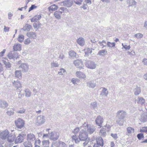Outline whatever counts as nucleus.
<instances>
[{
    "mask_svg": "<svg viewBox=\"0 0 147 147\" xmlns=\"http://www.w3.org/2000/svg\"><path fill=\"white\" fill-rule=\"evenodd\" d=\"M65 72L66 70L64 69L61 68L59 69V71L58 72V74L60 75H63Z\"/></svg>",
    "mask_w": 147,
    "mask_h": 147,
    "instance_id": "46",
    "label": "nucleus"
},
{
    "mask_svg": "<svg viewBox=\"0 0 147 147\" xmlns=\"http://www.w3.org/2000/svg\"><path fill=\"white\" fill-rule=\"evenodd\" d=\"M50 129H47L46 131L47 132H48L49 134V138L50 139L53 140H57L59 136V133L56 131H52L51 133H49V131L50 130Z\"/></svg>",
    "mask_w": 147,
    "mask_h": 147,
    "instance_id": "4",
    "label": "nucleus"
},
{
    "mask_svg": "<svg viewBox=\"0 0 147 147\" xmlns=\"http://www.w3.org/2000/svg\"><path fill=\"white\" fill-rule=\"evenodd\" d=\"M7 56L9 59H13L14 60L15 59H17V58L19 57L18 55L17 52L14 51L9 52Z\"/></svg>",
    "mask_w": 147,
    "mask_h": 147,
    "instance_id": "7",
    "label": "nucleus"
},
{
    "mask_svg": "<svg viewBox=\"0 0 147 147\" xmlns=\"http://www.w3.org/2000/svg\"><path fill=\"white\" fill-rule=\"evenodd\" d=\"M111 135L115 140H116L118 138L117 135L116 134H113L111 133Z\"/></svg>",
    "mask_w": 147,
    "mask_h": 147,
    "instance_id": "58",
    "label": "nucleus"
},
{
    "mask_svg": "<svg viewBox=\"0 0 147 147\" xmlns=\"http://www.w3.org/2000/svg\"><path fill=\"white\" fill-rule=\"evenodd\" d=\"M24 145L25 147H32L31 142H24Z\"/></svg>",
    "mask_w": 147,
    "mask_h": 147,
    "instance_id": "43",
    "label": "nucleus"
},
{
    "mask_svg": "<svg viewBox=\"0 0 147 147\" xmlns=\"http://www.w3.org/2000/svg\"><path fill=\"white\" fill-rule=\"evenodd\" d=\"M126 115V112L123 111H119L117 112V116L118 119L116 122L119 125L122 126L123 125L124 119Z\"/></svg>",
    "mask_w": 147,
    "mask_h": 147,
    "instance_id": "2",
    "label": "nucleus"
},
{
    "mask_svg": "<svg viewBox=\"0 0 147 147\" xmlns=\"http://www.w3.org/2000/svg\"><path fill=\"white\" fill-rule=\"evenodd\" d=\"M136 101L138 104L143 105L144 104L145 100L143 98L139 97L136 100Z\"/></svg>",
    "mask_w": 147,
    "mask_h": 147,
    "instance_id": "23",
    "label": "nucleus"
},
{
    "mask_svg": "<svg viewBox=\"0 0 147 147\" xmlns=\"http://www.w3.org/2000/svg\"><path fill=\"white\" fill-rule=\"evenodd\" d=\"M25 96L26 97H30L32 94V92L28 88H25L24 89Z\"/></svg>",
    "mask_w": 147,
    "mask_h": 147,
    "instance_id": "24",
    "label": "nucleus"
},
{
    "mask_svg": "<svg viewBox=\"0 0 147 147\" xmlns=\"http://www.w3.org/2000/svg\"><path fill=\"white\" fill-rule=\"evenodd\" d=\"M137 137L139 140H141L142 138L144 137L143 134L139 133L138 134Z\"/></svg>",
    "mask_w": 147,
    "mask_h": 147,
    "instance_id": "51",
    "label": "nucleus"
},
{
    "mask_svg": "<svg viewBox=\"0 0 147 147\" xmlns=\"http://www.w3.org/2000/svg\"><path fill=\"white\" fill-rule=\"evenodd\" d=\"M96 142L97 144L99 146H102L103 145V140L101 137H99L96 139Z\"/></svg>",
    "mask_w": 147,
    "mask_h": 147,
    "instance_id": "25",
    "label": "nucleus"
},
{
    "mask_svg": "<svg viewBox=\"0 0 147 147\" xmlns=\"http://www.w3.org/2000/svg\"><path fill=\"white\" fill-rule=\"evenodd\" d=\"M27 36L33 39H35L36 38V34L34 32H29L27 34Z\"/></svg>",
    "mask_w": 147,
    "mask_h": 147,
    "instance_id": "30",
    "label": "nucleus"
},
{
    "mask_svg": "<svg viewBox=\"0 0 147 147\" xmlns=\"http://www.w3.org/2000/svg\"><path fill=\"white\" fill-rule=\"evenodd\" d=\"M41 25V24L40 23L37 24L36 23H34L33 24V27L35 29H38L39 28L40 26Z\"/></svg>",
    "mask_w": 147,
    "mask_h": 147,
    "instance_id": "49",
    "label": "nucleus"
},
{
    "mask_svg": "<svg viewBox=\"0 0 147 147\" xmlns=\"http://www.w3.org/2000/svg\"><path fill=\"white\" fill-rule=\"evenodd\" d=\"M115 42L111 43L110 42H108L107 43V45L108 47H113L115 46Z\"/></svg>",
    "mask_w": 147,
    "mask_h": 147,
    "instance_id": "42",
    "label": "nucleus"
},
{
    "mask_svg": "<svg viewBox=\"0 0 147 147\" xmlns=\"http://www.w3.org/2000/svg\"><path fill=\"white\" fill-rule=\"evenodd\" d=\"M140 119L141 121L146 122L147 120V112H144L141 115Z\"/></svg>",
    "mask_w": 147,
    "mask_h": 147,
    "instance_id": "16",
    "label": "nucleus"
},
{
    "mask_svg": "<svg viewBox=\"0 0 147 147\" xmlns=\"http://www.w3.org/2000/svg\"><path fill=\"white\" fill-rule=\"evenodd\" d=\"M52 147H59V144L57 142H55L52 144Z\"/></svg>",
    "mask_w": 147,
    "mask_h": 147,
    "instance_id": "56",
    "label": "nucleus"
},
{
    "mask_svg": "<svg viewBox=\"0 0 147 147\" xmlns=\"http://www.w3.org/2000/svg\"><path fill=\"white\" fill-rule=\"evenodd\" d=\"M15 123L17 128L19 130H21L24 127V122L22 119L18 118L15 121Z\"/></svg>",
    "mask_w": 147,
    "mask_h": 147,
    "instance_id": "5",
    "label": "nucleus"
},
{
    "mask_svg": "<svg viewBox=\"0 0 147 147\" xmlns=\"http://www.w3.org/2000/svg\"><path fill=\"white\" fill-rule=\"evenodd\" d=\"M15 76L16 77L20 79L22 77V73L21 71H16L15 72Z\"/></svg>",
    "mask_w": 147,
    "mask_h": 147,
    "instance_id": "37",
    "label": "nucleus"
},
{
    "mask_svg": "<svg viewBox=\"0 0 147 147\" xmlns=\"http://www.w3.org/2000/svg\"><path fill=\"white\" fill-rule=\"evenodd\" d=\"M79 80L77 78H73L71 80V82L74 85L77 84V82H78Z\"/></svg>",
    "mask_w": 147,
    "mask_h": 147,
    "instance_id": "48",
    "label": "nucleus"
},
{
    "mask_svg": "<svg viewBox=\"0 0 147 147\" xmlns=\"http://www.w3.org/2000/svg\"><path fill=\"white\" fill-rule=\"evenodd\" d=\"M86 65L88 68L94 69L96 67V64L94 62L88 61L86 62Z\"/></svg>",
    "mask_w": 147,
    "mask_h": 147,
    "instance_id": "8",
    "label": "nucleus"
},
{
    "mask_svg": "<svg viewBox=\"0 0 147 147\" xmlns=\"http://www.w3.org/2000/svg\"><path fill=\"white\" fill-rule=\"evenodd\" d=\"M103 119L102 117L99 115L97 117L95 120L96 124L100 127V128L102 126V124L103 122Z\"/></svg>",
    "mask_w": 147,
    "mask_h": 147,
    "instance_id": "11",
    "label": "nucleus"
},
{
    "mask_svg": "<svg viewBox=\"0 0 147 147\" xmlns=\"http://www.w3.org/2000/svg\"><path fill=\"white\" fill-rule=\"evenodd\" d=\"M25 111V109L24 108L21 109L16 111V113L22 114L24 113Z\"/></svg>",
    "mask_w": 147,
    "mask_h": 147,
    "instance_id": "54",
    "label": "nucleus"
},
{
    "mask_svg": "<svg viewBox=\"0 0 147 147\" xmlns=\"http://www.w3.org/2000/svg\"><path fill=\"white\" fill-rule=\"evenodd\" d=\"M9 134L8 130L6 129L1 133L0 138L3 140H5L7 138V139Z\"/></svg>",
    "mask_w": 147,
    "mask_h": 147,
    "instance_id": "9",
    "label": "nucleus"
},
{
    "mask_svg": "<svg viewBox=\"0 0 147 147\" xmlns=\"http://www.w3.org/2000/svg\"><path fill=\"white\" fill-rule=\"evenodd\" d=\"M76 75L78 77L80 78H86L85 75L80 71H77L76 72Z\"/></svg>",
    "mask_w": 147,
    "mask_h": 147,
    "instance_id": "28",
    "label": "nucleus"
},
{
    "mask_svg": "<svg viewBox=\"0 0 147 147\" xmlns=\"http://www.w3.org/2000/svg\"><path fill=\"white\" fill-rule=\"evenodd\" d=\"M107 51L105 50H102L99 51L98 54L99 55H103L107 53Z\"/></svg>",
    "mask_w": 147,
    "mask_h": 147,
    "instance_id": "39",
    "label": "nucleus"
},
{
    "mask_svg": "<svg viewBox=\"0 0 147 147\" xmlns=\"http://www.w3.org/2000/svg\"><path fill=\"white\" fill-rule=\"evenodd\" d=\"M77 43L81 46H83L85 44V42L84 38L82 37H80L77 40Z\"/></svg>",
    "mask_w": 147,
    "mask_h": 147,
    "instance_id": "17",
    "label": "nucleus"
},
{
    "mask_svg": "<svg viewBox=\"0 0 147 147\" xmlns=\"http://www.w3.org/2000/svg\"><path fill=\"white\" fill-rule=\"evenodd\" d=\"M74 2L77 4L79 5H81L82 0H74Z\"/></svg>",
    "mask_w": 147,
    "mask_h": 147,
    "instance_id": "55",
    "label": "nucleus"
},
{
    "mask_svg": "<svg viewBox=\"0 0 147 147\" xmlns=\"http://www.w3.org/2000/svg\"><path fill=\"white\" fill-rule=\"evenodd\" d=\"M80 127H81L80 128L79 127H77L74 129L73 132L75 134V135L77 134L79 131H80V130H82V129H84L83 128H80Z\"/></svg>",
    "mask_w": 147,
    "mask_h": 147,
    "instance_id": "44",
    "label": "nucleus"
},
{
    "mask_svg": "<svg viewBox=\"0 0 147 147\" xmlns=\"http://www.w3.org/2000/svg\"><path fill=\"white\" fill-rule=\"evenodd\" d=\"M108 94L107 89L105 88H103L100 94V95L103 96H107Z\"/></svg>",
    "mask_w": 147,
    "mask_h": 147,
    "instance_id": "27",
    "label": "nucleus"
},
{
    "mask_svg": "<svg viewBox=\"0 0 147 147\" xmlns=\"http://www.w3.org/2000/svg\"><path fill=\"white\" fill-rule=\"evenodd\" d=\"M85 142L83 143V146H84L87 144L89 141V138L86 139V140H84Z\"/></svg>",
    "mask_w": 147,
    "mask_h": 147,
    "instance_id": "59",
    "label": "nucleus"
},
{
    "mask_svg": "<svg viewBox=\"0 0 147 147\" xmlns=\"http://www.w3.org/2000/svg\"><path fill=\"white\" fill-rule=\"evenodd\" d=\"M19 67L21 68L23 72H27L29 69L28 65L26 63H22L19 66Z\"/></svg>",
    "mask_w": 147,
    "mask_h": 147,
    "instance_id": "14",
    "label": "nucleus"
},
{
    "mask_svg": "<svg viewBox=\"0 0 147 147\" xmlns=\"http://www.w3.org/2000/svg\"><path fill=\"white\" fill-rule=\"evenodd\" d=\"M45 120L44 116L40 115L37 117L36 119V123L37 125H40L43 124L45 123Z\"/></svg>",
    "mask_w": 147,
    "mask_h": 147,
    "instance_id": "6",
    "label": "nucleus"
},
{
    "mask_svg": "<svg viewBox=\"0 0 147 147\" xmlns=\"http://www.w3.org/2000/svg\"><path fill=\"white\" fill-rule=\"evenodd\" d=\"M42 143L44 147H47L49 145V140H45L42 141Z\"/></svg>",
    "mask_w": 147,
    "mask_h": 147,
    "instance_id": "40",
    "label": "nucleus"
},
{
    "mask_svg": "<svg viewBox=\"0 0 147 147\" xmlns=\"http://www.w3.org/2000/svg\"><path fill=\"white\" fill-rule=\"evenodd\" d=\"M24 38V36L23 35H20L19 36V37L18 39V41H19L20 42H22L23 41Z\"/></svg>",
    "mask_w": 147,
    "mask_h": 147,
    "instance_id": "50",
    "label": "nucleus"
},
{
    "mask_svg": "<svg viewBox=\"0 0 147 147\" xmlns=\"http://www.w3.org/2000/svg\"><path fill=\"white\" fill-rule=\"evenodd\" d=\"M6 51L5 49H3L2 51L0 53V57H2L3 56V54L5 53Z\"/></svg>",
    "mask_w": 147,
    "mask_h": 147,
    "instance_id": "64",
    "label": "nucleus"
},
{
    "mask_svg": "<svg viewBox=\"0 0 147 147\" xmlns=\"http://www.w3.org/2000/svg\"><path fill=\"white\" fill-rule=\"evenodd\" d=\"M8 106L7 102L4 100H0V107L3 109H5Z\"/></svg>",
    "mask_w": 147,
    "mask_h": 147,
    "instance_id": "21",
    "label": "nucleus"
},
{
    "mask_svg": "<svg viewBox=\"0 0 147 147\" xmlns=\"http://www.w3.org/2000/svg\"><path fill=\"white\" fill-rule=\"evenodd\" d=\"M134 94L136 95H139L141 92L140 88L136 86L134 90Z\"/></svg>",
    "mask_w": 147,
    "mask_h": 147,
    "instance_id": "35",
    "label": "nucleus"
},
{
    "mask_svg": "<svg viewBox=\"0 0 147 147\" xmlns=\"http://www.w3.org/2000/svg\"><path fill=\"white\" fill-rule=\"evenodd\" d=\"M61 11H60L59 10L58 11H57L54 13V14L55 17L58 19H60L61 17V15L63 14V15H65L64 14V10H61Z\"/></svg>",
    "mask_w": 147,
    "mask_h": 147,
    "instance_id": "12",
    "label": "nucleus"
},
{
    "mask_svg": "<svg viewBox=\"0 0 147 147\" xmlns=\"http://www.w3.org/2000/svg\"><path fill=\"white\" fill-rule=\"evenodd\" d=\"M13 83L14 86L17 88V89L22 88V84L19 81L14 80Z\"/></svg>",
    "mask_w": 147,
    "mask_h": 147,
    "instance_id": "20",
    "label": "nucleus"
},
{
    "mask_svg": "<svg viewBox=\"0 0 147 147\" xmlns=\"http://www.w3.org/2000/svg\"><path fill=\"white\" fill-rule=\"evenodd\" d=\"M73 2L71 0H68L62 1L60 3L61 5L66 7H70L73 5Z\"/></svg>",
    "mask_w": 147,
    "mask_h": 147,
    "instance_id": "10",
    "label": "nucleus"
},
{
    "mask_svg": "<svg viewBox=\"0 0 147 147\" xmlns=\"http://www.w3.org/2000/svg\"><path fill=\"white\" fill-rule=\"evenodd\" d=\"M135 36L137 38H141L142 37L143 35L141 33H139L135 34Z\"/></svg>",
    "mask_w": 147,
    "mask_h": 147,
    "instance_id": "53",
    "label": "nucleus"
},
{
    "mask_svg": "<svg viewBox=\"0 0 147 147\" xmlns=\"http://www.w3.org/2000/svg\"><path fill=\"white\" fill-rule=\"evenodd\" d=\"M59 65L58 63L52 62L51 63V67H57L59 66Z\"/></svg>",
    "mask_w": 147,
    "mask_h": 147,
    "instance_id": "47",
    "label": "nucleus"
},
{
    "mask_svg": "<svg viewBox=\"0 0 147 147\" xmlns=\"http://www.w3.org/2000/svg\"><path fill=\"white\" fill-rule=\"evenodd\" d=\"M88 136V134L86 131L84 129H82L80 132L78 136L76 135H74L72 136V138L73 140L75 141L76 143H78L80 141H83L86 139L89 138Z\"/></svg>",
    "mask_w": 147,
    "mask_h": 147,
    "instance_id": "1",
    "label": "nucleus"
},
{
    "mask_svg": "<svg viewBox=\"0 0 147 147\" xmlns=\"http://www.w3.org/2000/svg\"><path fill=\"white\" fill-rule=\"evenodd\" d=\"M41 18V16L40 15H37L31 19V21L32 22H37L40 20Z\"/></svg>",
    "mask_w": 147,
    "mask_h": 147,
    "instance_id": "33",
    "label": "nucleus"
},
{
    "mask_svg": "<svg viewBox=\"0 0 147 147\" xmlns=\"http://www.w3.org/2000/svg\"><path fill=\"white\" fill-rule=\"evenodd\" d=\"M24 140V137L22 135L19 134L15 140L16 143H20L22 142Z\"/></svg>",
    "mask_w": 147,
    "mask_h": 147,
    "instance_id": "19",
    "label": "nucleus"
},
{
    "mask_svg": "<svg viewBox=\"0 0 147 147\" xmlns=\"http://www.w3.org/2000/svg\"><path fill=\"white\" fill-rule=\"evenodd\" d=\"M69 55L71 57H75L76 55V53L74 51L70 52L69 53Z\"/></svg>",
    "mask_w": 147,
    "mask_h": 147,
    "instance_id": "62",
    "label": "nucleus"
},
{
    "mask_svg": "<svg viewBox=\"0 0 147 147\" xmlns=\"http://www.w3.org/2000/svg\"><path fill=\"white\" fill-rule=\"evenodd\" d=\"M30 42V40L29 39L27 38L25 40L24 43L26 45H28L29 44Z\"/></svg>",
    "mask_w": 147,
    "mask_h": 147,
    "instance_id": "61",
    "label": "nucleus"
},
{
    "mask_svg": "<svg viewBox=\"0 0 147 147\" xmlns=\"http://www.w3.org/2000/svg\"><path fill=\"white\" fill-rule=\"evenodd\" d=\"M142 62L144 65L147 66V59L144 58L142 60Z\"/></svg>",
    "mask_w": 147,
    "mask_h": 147,
    "instance_id": "60",
    "label": "nucleus"
},
{
    "mask_svg": "<svg viewBox=\"0 0 147 147\" xmlns=\"http://www.w3.org/2000/svg\"><path fill=\"white\" fill-rule=\"evenodd\" d=\"M127 3L129 7H135L136 3L134 0H127Z\"/></svg>",
    "mask_w": 147,
    "mask_h": 147,
    "instance_id": "26",
    "label": "nucleus"
},
{
    "mask_svg": "<svg viewBox=\"0 0 147 147\" xmlns=\"http://www.w3.org/2000/svg\"><path fill=\"white\" fill-rule=\"evenodd\" d=\"M74 63L76 66L77 67H79L80 69L83 68L81 66L82 63L81 60L77 59L74 61Z\"/></svg>",
    "mask_w": 147,
    "mask_h": 147,
    "instance_id": "18",
    "label": "nucleus"
},
{
    "mask_svg": "<svg viewBox=\"0 0 147 147\" xmlns=\"http://www.w3.org/2000/svg\"><path fill=\"white\" fill-rule=\"evenodd\" d=\"M31 28L32 26L31 25L27 24L23 27V29L24 31H28Z\"/></svg>",
    "mask_w": 147,
    "mask_h": 147,
    "instance_id": "34",
    "label": "nucleus"
},
{
    "mask_svg": "<svg viewBox=\"0 0 147 147\" xmlns=\"http://www.w3.org/2000/svg\"><path fill=\"white\" fill-rule=\"evenodd\" d=\"M92 107L93 109L96 108L97 107V103L96 102H94L91 104Z\"/></svg>",
    "mask_w": 147,
    "mask_h": 147,
    "instance_id": "57",
    "label": "nucleus"
},
{
    "mask_svg": "<svg viewBox=\"0 0 147 147\" xmlns=\"http://www.w3.org/2000/svg\"><path fill=\"white\" fill-rule=\"evenodd\" d=\"M85 55L86 56L88 55L89 54L92 53V51L89 48H86L84 50Z\"/></svg>",
    "mask_w": 147,
    "mask_h": 147,
    "instance_id": "38",
    "label": "nucleus"
},
{
    "mask_svg": "<svg viewBox=\"0 0 147 147\" xmlns=\"http://www.w3.org/2000/svg\"><path fill=\"white\" fill-rule=\"evenodd\" d=\"M14 51H20L21 50V46L20 44H16L14 45L13 48Z\"/></svg>",
    "mask_w": 147,
    "mask_h": 147,
    "instance_id": "29",
    "label": "nucleus"
},
{
    "mask_svg": "<svg viewBox=\"0 0 147 147\" xmlns=\"http://www.w3.org/2000/svg\"><path fill=\"white\" fill-rule=\"evenodd\" d=\"M58 8V6L55 4H54L49 6L48 7V9H57Z\"/></svg>",
    "mask_w": 147,
    "mask_h": 147,
    "instance_id": "45",
    "label": "nucleus"
},
{
    "mask_svg": "<svg viewBox=\"0 0 147 147\" xmlns=\"http://www.w3.org/2000/svg\"><path fill=\"white\" fill-rule=\"evenodd\" d=\"M87 85L89 88H94L96 86V84L93 81H90L87 83Z\"/></svg>",
    "mask_w": 147,
    "mask_h": 147,
    "instance_id": "32",
    "label": "nucleus"
},
{
    "mask_svg": "<svg viewBox=\"0 0 147 147\" xmlns=\"http://www.w3.org/2000/svg\"><path fill=\"white\" fill-rule=\"evenodd\" d=\"M2 61L7 67L10 68L11 67V64L7 58H3Z\"/></svg>",
    "mask_w": 147,
    "mask_h": 147,
    "instance_id": "22",
    "label": "nucleus"
},
{
    "mask_svg": "<svg viewBox=\"0 0 147 147\" xmlns=\"http://www.w3.org/2000/svg\"><path fill=\"white\" fill-rule=\"evenodd\" d=\"M99 134L101 136H105L106 135L105 128L104 127L102 128L100 130Z\"/></svg>",
    "mask_w": 147,
    "mask_h": 147,
    "instance_id": "36",
    "label": "nucleus"
},
{
    "mask_svg": "<svg viewBox=\"0 0 147 147\" xmlns=\"http://www.w3.org/2000/svg\"><path fill=\"white\" fill-rule=\"evenodd\" d=\"M16 138L15 135H11L10 134L9 135L7 140L9 142H13Z\"/></svg>",
    "mask_w": 147,
    "mask_h": 147,
    "instance_id": "31",
    "label": "nucleus"
},
{
    "mask_svg": "<svg viewBox=\"0 0 147 147\" xmlns=\"http://www.w3.org/2000/svg\"><path fill=\"white\" fill-rule=\"evenodd\" d=\"M141 132H143L147 133V127H143L140 130Z\"/></svg>",
    "mask_w": 147,
    "mask_h": 147,
    "instance_id": "52",
    "label": "nucleus"
},
{
    "mask_svg": "<svg viewBox=\"0 0 147 147\" xmlns=\"http://www.w3.org/2000/svg\"><path fill=\"white\" fill-rule=\"evenodd\" d=\"M35 137L33 134L30 133L27 135V140L28 142H32L35 140Z\"/></svg>",
    "mask_w": 147,
    "mask_h": 147,
    "instance_id": "13",
    "label": "nucleus"
},
{
    "mask_svg": "<svg viewBox=\"0 0 147 147\" xmlns=\"http://www.w3.org/2000/svg\"><path fill=\"white\" fill-rule=\"evenodd\" d=\"M83 128L86 131H87L86 132L87 134L88 133L90 134H93L95 131L96 129L94 127L89 126L87 122H85L82 126L80 128Z\"/></svg>",
    "mask_w": 147,
    "mask_h": 147,
    "instance_id": "3",
    "label": "nucleus"
},
{
    "mask_svg": "<svg viewBox=\"0 0 147 147\" xmlns=\"http://www.w3.org/2000/svg\"><path fill=\"white\" fill-rule=\"evenodd\" d=\"M134 128L130 127H128L127 128L126 134L129 136H131L134 133Z\"/></svg>",
    "mask_w": 147,
    "mask_h": 147,
    "instance_id": "15",
    "label": "nucleus"
},
{
    "mask_svg": "<svg viewBox=\"0 0 147 147\" xmlns=\"http://www.w3.org/2000/svg\"><path fill=\"white\" fill-rule=\"evenodd\" d=\"M7 113L8 114V115H13L14 113L13 111V109H12V110H11L10 111H8Z\"/></svg>",
    "mask_w": 147,
    "mask_h": 147,
    "instance_id": "63",
    "label": "nucleus"
},
{
    "mask_svg": "<svg viewBox=\"0 0 147 147\" xmlns=\"http://www.w3.org/2000/svg\"><path fill=\"white\" fill-rule=\"evenodd\" d=\"M98 44H99L101 46H102V49L103 48L105 47H106V42L105 40H102V42L99 41L98 42Z\"/></svg>",
    "mask_w": 147,
    "mask_h": 147,
    "instance_id": "41",
    "label": "nucleus"
}]
</instances>
